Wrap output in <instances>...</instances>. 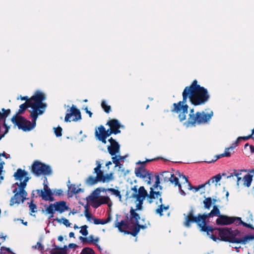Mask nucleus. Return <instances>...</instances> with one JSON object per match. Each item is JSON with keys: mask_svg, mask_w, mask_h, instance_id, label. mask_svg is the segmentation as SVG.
Here are the masks:
<instances>
[{"mask_svg": "<svg viewBox=\"0 0 254 254\" xmlns=\"http://www.w3.org/2000/svg\"><path fill=\"white\" fill-rule=\"evenodd\" d=\"M43 190L44 191L45 193H47V192H48V191H50L51 192V194L50 195L47 196V197L48 198H49V201H53L54 200V198L53 196V192L52 191L51 189L49 188L48 185L47 184H46L45 182L44 183V189Z\"/></svg>", "mask_w": 254, "mask_h": 254, "instance_id": "7c9ffc66", "label": "nucleus"}, {"mask_svg": "<svg viewBox=\"0 0 254 254\" xmlns=\"http://www.w3.org/2000/svg\"><path fill=\"white\" fill-rule=\"evenodd\" d=\"M94 173L96 174V177L90 175L85 180V183L87 185L93 186L98 182L109 183L114 179L112 173L104 175L101 170V164L98 161H97V166L94 169Z\"/></svg>", "mask_w": 254, "mask_h": 254, "instance_id": "39448f33", "label": "nucleus"}, {"mask_svg": "<svg viewBox=\"0 0 254 254\" xmlns=\"http://www.w3.org/2000/svg\"><path fill=\"white\" fill-rule=\"evenodd\" d=\"M210 213H198L196 216L194 215V210L193 208H191L188 213L185 216V221L184 225L186 227H190L191 223H196L197 226L201 232H206L208 236L213 241H216L218 239L214 235V228L212 226L207 224V220L211 217Z\"/></svg>", "mask_w": 254, "mask_h": 254, "instance_id": "f03ea898", "label": "nucleus"}, {"mask_svg": "<svg viewBox=\"0 0 254 254\" xmlns=\"http://www.w3.org/2000/svg\"><path fill=\"white\" fill-rule=\"evenodd\" d=\"M182 176H183V179H184L185 180V183H186L187 184V185L189 187L188 188L189 190H191L194 189L195 192H196L199 190H197V186L196 187H192L191 186L190 183L189 182L188 178L186 177V176H185V175H182Z\"/></svg>", "mask_w": 254, "mask_h": 254, "instance_id": "f704fd0d", "label": "nucleus"}, {"mask_svg": "<svg viewBox=\"0 0 254 254\" xmlns=\"http://www.w3.org/2000/svg\"><path fill=\"white\" fill-rule=\"evenodd\" d=\"M8 252L11 253V250L9 248H5L4 247H1L0 254H7Z\"/></svg>", "mask_w": 254, "mask_h": 254, "instance_id": "8fccbe9b", "label": "nucleus"}, {"mask_svg": "<svg viewBox=\"0 0 254 254\" xmlns=\"http://www.w3.org/2000/svg\"><path fill=\"white\" fill-rule=\"evenodd\" d=\"M102 191H111L112 192V194L118 197L119 198V199H120V200H121L122 195L121 194V192L119 190H116L114 188H108L107 189L103 188Z\"/></svg>", "mask_w": 254, "mask_h": 254, "instance_id": "a878e982", "label": "nucleus"}, {"mask_svg": "<svg viewBox=\"0 0 254 254\" xmlns=\"http://www.w3.org/2000/svg\"><path fill=\"white\" fill-rule=\"evenodd\" d=\"M76 187L74 184H71L68 186V194L70 196H72L74 194H76Z\"/></svg>", "mask_w": 254, "mask_h": 254, "instance_id": "473e14b6", "label": "nucleus"}, {"mask_svg": "<svg viewBox=\"0 0 254 254\" xmlns=\"http://www.w3.org/2000/svg\"><path fill=\"white\" fill-rule=\"evenodd\" d=\"M146 228L147 226L145 224L140 225L139 224V222H138L132 225V229L131 232H127V233L129 234L130 235L133 236V237H135L139 232L141 229H145Z\"/></svg>", "mask_w": 254, "mask_h": 254, "instance_id": "aec40b11", "label": "nucleus"}, {"mask_svg": "<svg viewBox=\"0 0 254 254\" xmlns=\"http://www.w3.org/2000/svg\"><path fill=\"white\" fill-rule=\"evenodd\" d=\"M92 220L94 221V224L96 225H99L100 224V219H98L94 217V218H92Z\"/></svg>", "mask_w": 254, "mask_h": 254, "instance_id": "e2e57ef3", "label": "nucleus"}, {"mask_svg": "<svg viewBox=\"0 0 254 254\" xmlns=\"http://www.w3.org/2000/svg\"><path fill=\"white\" fill-rule=\"evenodd\" d=\"M54 220L57 221L59 223H61L62 221H63V224L66 227H69L70 226V223L69 222L68 220L66 218H62V219H59L57 218L55 219Z\"/></svg>", "mask_w": 254, "mask_h": 254, "instance_id": "e433bc0d", "label": "nucleus"}, {"mask_svg": "<svg viewBox=\"0 0 254 254\" xmlns=\"http://www.w3.org/2000/svg\"><path fill=\"white\" fill-rule=\"evenodd\" d=\"M106 125H108L110 128L114 131H118L117 134L121 133L120 128L122 127L119 121L117 119H112L108 121L106 124Z\"/></svg>", "mask_w": 254, "mask_h": 254, "instance_id": "6ab92c4d", "label": "nucleus"}, {"mask_svg": "<svg viewBox=\"0 0 254 254\" xmlns=\"http://www.w3.org/2000/svg\"><path fill=\"white\" fill-rule=\"evenodd\" d=\"M253 138V137L252 136V134H250L248 136H240V137H238L237 139V140L235 141V143H233V145H235V146H237V145H238V142L239 141H240V140L241 139H243L244 140H248L250 138Z\"/></svg>", "mask_w": 254, "mask_h": 254, "instance_id": "58836bf2", "label": "nucleus"}, {"mask_svg": "<svg viewBox=\"0 0 254 254\" xmlns=\"http://www.w3.org/2000/svg\"><path fill=\"white\" fill-rule=\"evenodd\" d=\"M235 221L236 225H242L244 227L254 229L252 224L243 222L240 217H231L225 215L219 216L216 220V223L218 225H228L233 224Z\"/></svg>", "mask_w": 254, "mask_h": 254, "instance_id": "9d476101", "label": "nucleus"}, {"mask_svg": "<svg viewBox=\"0 0 254 254\" xmlns=\"http://www.w3.org/2000/svg\"><path fill=\"white\" fill-rule=\"evenodd\" d=\"M254 240V235H247L243 237V245H245L249 241Z\"/></svg>", "mask_w": 254, "mask_h": 254, "instance_id": "a19ab883", "label": "nucleus"}, {"mask_svg": "<svg viewBox=\"0 0 254 254\" xmlns=\"http://www.w3.org/2000/svg\"><path fill=\"white\" fill-rule=\"evenodd\" d=\"M89 200L91 201V202H93V201H94L95 200L99 199V197H97V195H94L92 194H91L89 197H88Z\"/></svg>", "mask_w": 254, "mask_h": 254, "instance_id": "13d9d810", "label": "nucleus"}, {"mask_svg": "<svg viewBox=\"0 0 254 254\" xmlns=\"http://www.w3.org/2000/svg\"><path fill=\"white\" fill-rule=\"evenodd\" d=\"M155 178H156V180H155V184L156 185H158V186H159V184H160L159 177L158 175H157L155 176Z\"/></svg>", "mask_w": 254, "mask_h": 254, "instance_id": "69168bd1", "label": "nucleus"}, {"mask_svg": "<svg viewBox=\"0 0 254 254\" xmlns=\"http://www.w3.org/2000/svg\"><path fill=\"white\" fill-rule=\"evenodd\" d=\"M81 119L80 111L76 107L72 105L70 109H67L64 118V121L70 122L71 121L76 122Z\"/></svg>", "mask_w": 254, "mask_h": 254, "instance_id": "ddd939ff", "label": "nucleus"}, {"mask_svg": "<svg viewBox=\"0 0 254 254\" xmlns=\"http://www.w3.org/2000/svg\"><path fill=\"white\" fill-rule=\"evenodd\" d=\"M31 172L36 177L41 175L50 176L52 174V170L50 166L39 160H35L33 162Z\"/></svg>", "mask_w": 254, "mask_h": 254, "instance_id": "9b49d317", "label": "nucleus"}, {"mask_svg": "<svg viewBox=\"0 0 254 254\" xmlns=\"http://www.w3.org/2000/svg\"><path fill=\"white\" fill-rule=\"evenodd\" d=\"M135 196H137V197L135 198L136 201H138V203L136 205V209H135L136 210H141L142 209L143 201L146 197V196H147V191L143 186H141L139 188L138 194Z\"/></svg>", "mask_w": 254, "mask_h": 254, "instance_id": "4468645a", "label": "nucleus"}, {"mask_svg": "<svg viewBox=\"0 0 254 254\" xmlns=\"http://www.w3.org/2000/svg\"><path fill=\"white\" fill-rule=\"evenodd\" d=\"M214 235L218 234L220 240L225 242L231 243L243 244V238H239L237 237L240 234V231L238 230H232L231 228H214Z\"/></svg>", "mask_w": 254, "mask_h": 254, "instance_id": "20e7f679", "label": "nucleus"}, {"mask_svg": "<svg viewBox=\"0 0 254 254\" xmlns=\"http://www.w3.org/2000/svg\"><path fill=\"white\" fill-rule=\"evenodd\" d=\"M235 145H233L232 146H231L230 147L226 148L225 152L223 153L225 155V157H230L231 155L230 152L229 151V150L231 149L233 150L235 147Z\"/></svg>", "mask_w": 254, "mask_h": 254, "instance_id": "09e8293b", "label": "nucleus"}, {"mask_svg": "<svg viewBox=\"0 0 254 254\" xmlns=\"http://www.w3.org/2000/svg\"><path fill=\"white\" fill-rule=\"evenodd\" d=\"M222 176L220 174H218L213 176L212 179L214 181V182L218 183L221 179Z\"/></svg>", "mask_w": 254, "mask_h": 254, "instance_id": "6e6d98bb", "label": "nucleus"}, {"mask_svg": "<svg viewBox=\"0 0 254 254\" xmlns=\"http://www.w3.org/2000/svg\"><path fill=\"white\" fill-rule=\"evenodd\" d=\"M213 115V112L211 111L209 113H206L204 111L197 112L194 113L193 109L190 111L189 118L187 123L191 126H195L196 125H200L207 123Z\"/></svg>", "mask_w": 254, "mask_h": 254, "instance_id": "423d86ee", "label": "nucleus"}, {"mask_svg": "<svg viewBox=\"0 0 254 254\" xmlns=\"http://www.w3.org/2000/svg\"><path fill=\"white\" fill-rule=\"evenodd\" d=\"M225 157V155H224V153H222L221 154L216 155L214 157V159H212V160H209V161H205V162L208 163H211L212 162H214L216 161L217 159H219V158H220L221 157Z\"/></svg>", "mask_w": 254, "mask_h": 254, "instance_id": "de8ad7c7", "label": "nucleus"}, {"mask_svg": "<svg viewBox=\"0 0 254 254\" xmlns=\"http://www.w3.org/2000/svg\"><path fill=\"white\" fill-rule=\"evenodd\" d=\"M46 97L45 94L39 91L35 92V94L31 97V105L32 106V115L35 116L42 114L46 107V105L43 103Z\"/></svg>", "mask_w": 254, "mask_h": 254, "instance_id": "6e6552de", "label": "nucleus"}, {"mask_svg": "<svg viewBox=\"0 0 254 254\" xmlns=\"http://www.w3.org/2000/svg\"><path fill=\"white\" fill-rule=\"evenodd\" d=\"M183 100L173 104L171 112L178 114L180 122L186 120L189 106L186 104L188 99L194 106L204 105L210 99V95L207 89L201 86L194 79L191 84L186 86L182 93Z\"/></svg>", "mask_w": 254, "mask_h": 254, "instance_id": "f257e3e1", "label": "nucleus"}, {"mask_svg": "<svg viewBox=\"0 0 254 254\" xmlns=\"http://www.w3.org/2000/svg\"><path fill=\"white\" fill-rule=\"evenodd\" d=\"M139 188L138 189L137 186H134L133 187L131 188V190L133 191V193L129 197L130 198H135L137 197V196H135L134 195H136L138 194V190Z\"/></svg>", "mask_w": 254, "mask_h": 254, "instance_id": "ea45409f", "label": "nucleus"}, {"mask_svg": "<svg viewBox=\"0 0 254 254\" xmlns=\"http://www.w3.org/2000/svg\"><path fill=\"white\" fill-rule=\"evenodd\" d=\"M93 203V207L94 208H97L99 207L102 204H100L101 201L100 200V198L95 200L94 201L92 202Z\"/></svg>", "mask_w": 254, "mask_h": 254, "instance_id": "5fc2aeb1", "label": "nucleus"}, {"mask_svg": "<svg viewBox=\"0 0 254 254\" xmlns=\"http://www.w3.org/2000/svg\"><path fill=\"white\" fill-rule=\"evenodd\" d=\"M33 200H31V202L29 204L30 211L32 213H35L37 212V205L33 203Z\"/></svg>", "mask_w": 254, "mask_h": 254, "instance_id": "c03bdc74", "label": "nucleus"}, {"mask_svg": "<svg viewBox=\"0 0 254 254\" xmlns=\"http://www.w3.org/2000/svg\"><path fill=\"white\" fill-rule=\"evenodd\" d=\"M111 216L110 214H109L108 218L106 219H100V224L104 225L105 224H107L111 221Z\"/></svg>", "mask_w": 254, "mask_h": 254, "instance_id": "3c124183", "label": "nucleus"}, {"mask_svg": "<svg viewBox=\"0 0 254 254\" xmlns=\"http://www.w3.org/2000/svg\"><path fill=\"white\" fill-rule=\"evenodd\" d=\"M38 115H32L31 112L30 117L32 118V122L26 119L22 116L14 115L11 119L12 123L16 125L19 129L24 131H29L32 130L36 126V122Z\"/></svg>", "mask_w": 254, "mask_h": 254, "instance_id": "0eeeda50", "label": "nucleus"}, {"mask_svg": "<svg viewBox=\"0 0 254 254\" xmlns=\"http://www.w3.org/2000/svg\"><path fill=\"white\" fill-rule=\"evenodd\" d=\"M45 211L49 214V219H50L54 216L56 211L60 214L69 210V207L66 205V202L64 200L56 201L54 203H50L49 205H45Z\"/></svg>", "mask_w": 254, "mask_h": 254, "instance_id": "1a4fd4ad", "label": "nucleus"}, {"mask_svg": "<svg viewBox=\"0 0 254 254\" xmlns=\"http://www.w3.org/2000/svg\"><path fill=\"white\" fill-rule=\"evenodd\" d=\"M112 161L113 162V163H114L115 164V167H117V166H119L120 164V161H119V159H118L117 158V156H112Z\"/></svg>", "mask_w": 254, "mask_h": 254, "instance_id": "864d4df0", "label": "nucleus"}, {"mask_svg": "<svg viewBox=\"0 0 254 254\" xmlns=\"http://www.w3.org/2000/svg\"><path fill=\"white\" fill-rule=\"evenodd\" d=\"M54 129H55V133L57 137H60L62 136V128L61 127H55Z\"/></svg>", "mask_w": 254, "mask_h": 254, "instance_id": "a18cd8bd", "label": "nucleus"}, {"mask_svg": "<svg viewBox=\"0 0 254 254\" xmlns=\"http://www.w3.org/2000/svg\"><path fill=\"white\" fill-rule=\"evenodd\" d=\"M203 203L204 204V208L209 210L212 204V198L210 197L205 198L203 201Z\"/></svg>", "mask_w": 254, "mask_h": 254, "instance_id": "c85d7f7f", "label": "nucleus"}, {"mask_svg": "<svg viewBox=\"0 0 254 254\" xmlns=\"http://www.w3.org/2000/svg\"><path fill=\"white\" fill-rule=\"evenodd\" d=\"M85 110L86 113L89 115V117L91 118L92 115V113L88 110V108L87 107L85 108Z\"/></svg>", "mask_w": 254, "mask_h": 254, "instance_id": "338daca9", "label": "nucleus"}, {"mask_svg": "<svg viewBox=\"0 0 254 254\" xmlns=\"http://www.w3.org/2000/svg\"><path fill=\"white\" fill-rule=\"evenodd\" d=\"M161 192L154 191L153 188L151 187L150 188L149 193H147V196H146L147 200L149 203L151 204L153 202V199L161 196Z\"/></svg>", "mask_w": 254, "mask_h": 254, "instance_id": "a211bd4d", "label": "nucleus"}, {"mask_svg": "<svg viewBox=\"0 0 254 254\" xmlns=\"http://www.w3.org/2000/svg\"><path fill=\"white\" fill-rule=\"evenodd\" d=\"M29 107H30L32 109V105L28 104V102H25L24 103L20 105L19 109L15 115L20 116V115L22 114L27 109V108Z\"/></svg>", "mask_w": 254, "mask_h": 254, "instance_id": "5701e85b", "label": "nucleus"}, {"mask_svg": "<svg viewBox=\"0 0 254 254\" xmlns=\"http://www.w3.org/2000/svg\"><path fill=\"white\" fill-rule=\"evenodd\" d=\"M87 225H83L81 227V230L80 231V233L84 236H86L88 234V231L87 230L88 228Z\"/></svg>", "mask_w": 254, "mask_h": 254, "instance_id": "79ce46f5", "label": "nucleus"}, {"mask_svg": "<svg viewBox=\"0 0 254 254\" xmlns=\"http://www.w3.org/2000/svg\"><path fill=\"white\" fill-rule=\"evenodd\" d=\"M101 107L106 113L108 114L111 112V106L110 105H108L105 101L103 100L102 101Z\"/></svg>", "mask_w": 254, "mask_h": 254, "instance_id": "c9c22d12", "label": "nucleus"}, {"mask_svg": "<svg viewBox=\"0 0 254 254\" xmlns=\"http://www.w3.org/2000/svg\"><path fill=\"white\" fill-rule=\"evenodd\" d=\"M56 195L60 196L63 195V191L61 189H59L55 191Z\"/></svg>", "mask_w": 254, "mask_h": 254, "instance_id": "680f3d73", "label": "nucleus"}, {"mask_svg": "<svg viewBox=\"0 0 254 254\" xmlns=\"http://www.w3.org/2000/svg\"><path fill=\"white\" fill-rule=\"evenodd\" d=\"M20 99L21 100H25L26 102H28V104H31V98H29L28 96H20Z\"/></svg>", "mask_w": 254, "mask_h": 254, "instance_id": "4d7b16f0", "label": "nucleus"}, {"mask_svg": "<svg viewBox=\"0 0 254 254\" xmlns=\"http://www.w3.org/2000/svg\"><path fill=\"white\" fill-rule=\"evenodd\" d=\"M100 191H101L100 189L97 188L95 190H94L91 194L94 195H96V194H97V197H99V195L100 194Z\"/></svg>", "mask_w": 254, "mask_h": 254, "instance_id": "bf43d9fd", "label": "nucleus"}, {"mask_svg": "<svg viewBox=\"0 0 254 254\" xmlns=\"http://www.w3.org/2000/svg\"><path fill=\"white\" fill-rule=\"evenodd\" d=\"M118 131H114L110 128V129L106 130L105 136L108 137L112 134H117Z\"/></svg>", "mask_w": 254, "mask_h": 254, "instance_id": "49530a36", "label": "nucleus"}, {"mask_svg": "<svg viewBox=\"0 0 254 254\" xmlns=\"http://www.w3.org/2000/svg\"><path fill=\"white\" fill-rule=\"evenodd\" d=\"M77 247V246L74 243H71L68 245L69 248H76Z\"/></svg>", "mask_w": 254, "mask_h": 254, "instance_id": "774afa93", "label": "nucleus"}, {"mask_svg": "<svg viewBox=\"0 0 254 254\" xmlns=\"http://www.w3.org/2000/svg\"><path fill=\"white\" fill-rule=\"evenodd\" d=\"M36 191L37 192V194L39 197H42V199L45 201H48L49 198H48L47 196H49L50 195L51 192L50 191H48L47 193H45L43 190H36Z\"/></svg>", "mask_w": 254, "mask_h": 254, "instance_id": "bb28decb", "label": "nucleus"}, {"mask_svg": "<svg viewBox=\"0 0 254 254\" xmlns=\"http://www.w3.org/2000/svg\"><path fill=\"white\" fill-rule=\"evenodd\" d=\"M210 215H211V217H213L216 216L219 217V216L222 215V214H220V211L218 207L216 205H214L213 206V209L210 211Z\"/></svg>", "mask_w": 254, "mask_h": 254, "instance_id": "2f4dec72", "label": "nucleus"}, {"mask_svg": "<svg viewBox=\"0 0 254 254\" xmlns=\"http://www.w3.org/2000/svg\"><path fill=\"white\" fill-rule=\"evenodd\" d=\"M243 171V170H234L233 172L231 173L229 176H227V178L229 179L233 176H236L237 177V184L238 186L239 185L240 182L242 180V178L240 177V175H241V172Z\"/></svg>", "mask_w": 254, "mask_h": 254, "instance_id": "b1692460", "label": "nucleus"}, {"mask_svg": "<svg viewBox=\"0 0 254 254\" xmlns=\"http://www.w3.org/2000/svg\"><path fill=\"white\" fill-rule=\"evenodd\" d=\"M108 141L110 143V145L108 146V151L111 155L115 156L120 151V144L112 137L109 138Z\"/></svg>", "mask_w": 254, "mask_h": 254, "instance_id": "f3484780", "label": "nucleus"}, {"mask_svg": "<svg viewBox=\"0 0 254 254\" xmlns=\"http://www.w3.org/2000/svg\"><path fill=\"white\" fill-rule=\"evenodd\" d=\"M130 224L127 221L122 220L121 222H118L117 220L115 223V227L118 228L120 232L128 234L127 232L130 231L126 229H129L132 230V226H130Z\"/></svg>", "mask_w": 254, "mask_h": 254, "instance_id": "dca6fc26", "label": "nucleus"}, {"mask_svg": "<svg viewBox=\"0 0 254 254\" xmlns=\"http://www.w3.org/2000/svg\"><path fill=\"white\" fill-rule=\"evenodd\" d=\"M136 210L134 209L132 207L130 208L129 211V221H130V224L132 225L139 222V220L140 219L139 214L136 212Z\"/></svg>", "mask_w": 254, "mask_h": 254, "instance_id": "412c9836", "label": "nucleus"}, {"mask_svg": "<svg viewBox=\"0 0 254 254\" xmlns=\"http://www.w3.org/2000/svg\"><path fill=\"white\" fill-rule=\"evenodd\" d=\"M27 172L24 170L18 168L16 172L13 175V177L15 180L20 181V183H16L14 185H17L19 188L15 187L12 190V192L14 195L11 198L10 200L9 205H13L14 204H19L20 202H23L26 200L27 193L25 190V188L27 186V183L29 180V178L27 177Z\"/></svg>", "mask_w": 254, "mask_h": 254, "instance_id": "7ed1b4c3", "label": "nucleus"}, {"mask_svg": "<svg viewBox=\"0 0 254 254\" xmlns=\"http://www.w3.org/2000/svg\"><path fill=\"white\" fill-rule=\"evenodd\" d=\"M89 241L90 243L96 244L99 241V239L98 237H96L95 239H94V237L93 235H90L88 237Z\"/></svg>", "mask_w": 254, "mask_h": 254, "instance_id": "603ef678", "label": "nucleus"}, {"mask_svg": "<svg viewBox=\"0 0 254 254\" xmlns=\"http://www.w3.org/2000/svg\"><path fill=\"white\" fill-rule=\"evenodd\" d=\"M54 246L55 249L59 250V251H53L52 252L51 254H67L66 246H64V248H60L59 246L56 245L55 244L54 245Z\"/></svg>", "mask_w": 254, "mask_h": 254, "instance_id": "cd10ccee", "label": "nucleus"}, {"mask_svg": "<svg viewBox=\"0 0 254 254\" xmlns=\"http://www.w3.org/2000/svg\"><path fill=\"white\" fill-rule=\"evenodd\" d=\"M160 204L158 206V208L155 210V213L159 215L160 216H163V211L164 210H167L169 209V205H167L166 206L164 205L163 204V199L160 196L159 199Z\"/></svg>", "mask_w": 254, "mask_h": 254, "instance_id": "4be33fe9", "label": "nucleus"}, {"mask_svg": "<svg viewBox=\"0 0 254 254\" xmlns=\"http://www.w3.org/2000/svg\"><path fill=\"white\" fill-rule=\"evenodd\" d=\"M106 129L104 126L101 125L98 127V131L95 130V135L97 138L105 136Z\"/></svg>", "mask_w": 254, "mask_h": 254, "instance_id": "393cba45", "label": "nucleus"}, {"mask_svg": "<svg viewBox=\"0 0 254 254\" xmlns=\"http://www.w3.org/2000/svg\"><path fill=\"white\" fill-rule=\"evenodd\" d=\"M80 254H95V253L92 248L86 247L82 250Z\"/></svg>", "mask_w": 254, "mask_h": 254, "instance_id": "4c0bfd02", "label": "nucleus"}, {"mask_svg": "<svg viewBox=\"0 0 254 254\" xmlns=\"http://www.w3.org/2000/svg\"><path fill=\"white\" fill-rule=\"evenodd\" d=\"M100 200L101 201L100 204H108L109 202L110 201V199L108 196H101L99 197Z\"/></svg>", "mask_w": 254, "mask_h": 254, "instance_id": "37998d69", "label": "nucleus"}, {"mask_svg": "<svg viewBox=\"0 0 254 254\" xmlns=\"http://www.w3.org/2000/svg\"><path fill=\"white\" fill-rule=\"evenodd\" d=\"M214 183V181L213 180V179H212V178L209 179L208 181H207V182H206L204 184H205V186L207 185H210V184H212Z\"/></svg>", "mask_w": 254, "mask_h": 254, "instance_id": "0e129e2a", "label": "nucleus"}, {"mask_svg": "<svg viewBox=\"0 0 254 254\" xmlns=\"http://www.w3.org/2000/svg\"><path fill=\"white\" fill-rule=\"evenodd\" d=\"M107 137H106V136H103V137H99V138H97V139L102 141V142L104 144H106V142H107V141H106V138Z\"/></svg>", "mask_w": 254, "mask_h": 254, "instance_id": "052dcab7", "label": "nucleus"}, {"mask_svg": "<svg viewBox=\"0 0 254 254\" xmlns=\"http://www.w3.org/2000/svg\"><path fill=\"white\" fill-rule=\"evenodd\" d=\"M85 208V211H84V215L86 218H87L88 221H90L91 219L92 220V218H94V216H93L91 214V213L89 212L88 210V205H85L84 206Z\"/></svg>", "mask_w": 254, "mask_h": 254, "instance_id": "72a5a7b5", "label": "nucleus"}, {"mask_svg": "<svg viewBox=\"0 0 254 254\" xmlns=\"http://www.w3.org/2000/svg\"><path fill=\"white\" fill-rule=\"evenodd\" d=\"M150 161V160H147L146 161L144 162H138L137 164H140L141 166L135 170L136 176L144 179L145 180V181L147 182V184L149 185L151 184V178L152 177V175L149 171L145 170L144 166L146 162Z\"/></svg>", "mask_w": 254, "mask_h": 254, "instance_id": "f8f14e48", "label": "nucleus"}, {"mask_svg": "<svg viewBox=\"0 0 254 254\" xmlns=\"http://www.w3.org/2000/svg\"><path fill=\"white\" fill-rule=\"evenodd\" d=\"M252 178L253 176L250 174L245 175L243 178L244 185H245L247 187H250L252 182Z\"/></svg>", "mask_w": 254, "mask_h": 254, "instance_id": "c756f323", "label": "nucleus"}, {"mask_svg": "<svg viewBox=\"0 0 254 254\" xmlns=\"http://www.w3.org/2000/svg\"><path fill=\"white\" fill-rule=\"evenodd\" d=\"M164 182H170L174 186L181 188V184L179 183V179L174 174L169 171H164L161 174Z\"/></svg>", "mask_w": 254, "mask_h": 254, "instance_id": "2eb2a0df", "label": "nucleus"}]
</instances>
